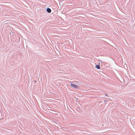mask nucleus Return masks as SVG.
<instances>
[{"label":"nucleus","instance_id":"1","mask_svg":"<svg viewBox=\"0 0 135 135\" xmlns=\"http://www.w3.org/2000/svg\"><path fill=\"white\" fill-rule=\"evenodd\" d=\"M70 85L72 87L74 88H78V86L76 84H71Z\"/></svg>","mask_w":135,"mask_h":135},{"label":"nucleus","instance_id":"2","mask_svg":"<svg viewBox=\"0 0 135 135\" xmlns=\"http://www.w3.org/2000/svg\"><path fill=\"white\" fill-rule=\"evenodd\" d=\"M46 11L48 13H50L51 12V9L49 8H47V9Z\"/></svg>","mask_w":135,"mask_h":135},{"label":"nucleus","instance_id":"3","mask_svg":"<svg viewBox=\"0 0 135 135\" xmlns=\"http://www.w3.org/2000/svg\"><path fill=\"white\" fill-rule=\"evenodd\" d=\"M95 67L96 68L98 69H100V66L99 65H97L95 66Z\"/></svg>","mask_w":135,"mask_h":135},{"label":"nucleus","instance_id":"4","mask_svg":"<svg viewBox=\"0 0 135 135\" xmlns=\"http://www.w3.org/2000/svg\"><path fill=\"white\" fill-rule=\"evenodd\" d=\"M105 95H107V94H105Z\"/></svg>","mask_w":135,"mask_h":135}]
</instances>
